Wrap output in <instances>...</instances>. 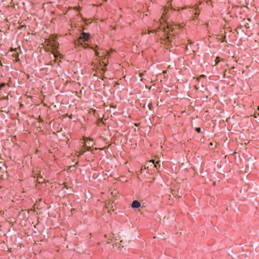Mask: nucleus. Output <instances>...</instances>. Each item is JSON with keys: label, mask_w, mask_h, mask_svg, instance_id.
Instances as JSON below:
<instances>
[{"label": "nucleus", "mask_w": 259, "mask_h": 259, "mask_svg": "<svg viewBox=\"0 0 259 259\" xmlns=\"http://www.w3.org/2000/svg\"><path fill=\"white\" fill-rule=\"evenodd\" d=\"M91 35L89 33L81 32L78 38L74 40V45L80 46L84 49H91L95 51L96 56H98L99 53L96 50L95 48L91 47L89 44L86 43L91 39Z\"/></svg>", "instance_id": "obj_1"}, {"label": "nucleus", "mask_w": 259, "mask_h": 259, "mask_svg": "<svg viewBox=\"0 0 259 259\" xmlns=\"http://www.w3.org/2000/svg\"><path fill=\"white\" fill-rule=\"evenodd\" d=\"M192 8V10L189 11L190 14L192 15V16L194 15L195 17H197L199 14V13L197 11V10H199L198 7L194 6Z\"/></svg>", "instance_id": "obj_2"}, {"label": "nucleus", "mask_w": 259, "mask_h": 259, "mask_svg": "<svg viewBox=\"0 0 259 259\" xmlns=\"http://www.w3.org/2000/svg\"><path fill=\"white\" fill-rule=\"evenodd\" d=\"M141 206V203L137 200H134L132 203V207L134 209H137Z\"/></svg>", "instance_id": "obj_3"}, {"label": "nucleus", "mask_w": 259, "mask_h": 259, "mask_svg": "<svg viewBox=\"0 0 259 259\" xmlns=\"http://www.w3.org/2000/svg\"><path fill=\"white\" fill-rule=\"evenodd\" d=\"M168 12L169 10L167 8H165L163 9L161 18L164 21H165L166 19L165 15L168 13Z\"/></svg>", "instance_id": "obj_4"}, {"label": "nucleus", "mask_w": 259, "mask_h": 259, "mask_svg": "<svg viewBox=\"0 0 259 259\" xmlns=\"http://www.w3.org/2000/svg\"><path fill=\"white\" fill-rule=\"evenodd\" d=\"M12 56L13 58H15L16 59V62H19L20 61V59L19 58V54L17 53H13V54L12 55Z\"/></svg>", "instance_id": "obj_5"}, {"label": "nucleus", "mask_w": 259, "mask_h": 259, "mask_svg": "<svg viewBox=\"0 0 259 259\" xmlns=\"http://www.w3.org/2000/svg\"><path fill=\"white\" fill-rule=\"evenodd\" d=\"M201 128H200V127H196V128H195V131H196V132H197V133H200V132H201Z\"/></svg>", "instance_id": "obj_6"}, {"label": "nucleus", "mask_w": 259, "mask_h": 259, "mask_svg": "<svg viewBox=\"0 0 259 259\" xmlns=\"http://www.w3.org/2000/svg\"><path fill=\"white\" fill-rule=\"evenodd\" d=\"M149 163H152L153 164H154V166L155 167H157V166H156L157 163L156 164H155L154 160H151L149 161Z\"/></svg>", "instance_id": "obj_7"}, {"label": "nucleus", "mask_w": 259, "mask_h": 259, "mask_svg": "<svg viewBox=\"0 0 259 259\" xmlns=\"http://www.w3.org/2000/svg\"><path fill=\"white\" fill-rule=\"evenodd\" d=\"M60 55V54L58 52H55L54 53V55L55 58L58 57Z\"/></svg>", "instance_id": "obj_8"}, {"label": "nucleus", "mask_w": 259, "mask_h": 259, "mask_svg": "<svg viewBox=\"0 0 259 259\" xmlns=\"http://www.w3.org/2000/svg\"><path fill=\"white\" fill-rule=\"evenodd\" d=\"M5 85H6V83H2L0 84V88H4V87H5Z\"/></svg>", "instance_id": "obj_9"}, {"label": "nucleus", "mask_w": 259, "mask_h": 259, "mask_svg": "<svg viewBox=\"0 0 259 259\" xmlns=\"http://www.w3.org/2000/svg\"><path fill=\"white\" fill-rule=\"evenodd\" d=\"M84 147H85V150H87V151H89V150H90V149H91V148H90V147H87V146H84Z\"/></svg>", "instance_id": "obj_10"}, {"label": "nucleus", "mask_w": 259, "mask_h": 259, "mask_svg": "<svg viewBox=\"0 0 259 259\" xmlns=\"http://www.w3.org/2000/svg\"><path fill=\"white\" fill-rule=\"evenodd\" d=\"M256 116H257V115H256V114H255V115H254V117H255V118H256Z\"/></svg>", "instance_id": "obj_11"}, {"label": "nucleus", "mask_w": 259, "mask_h": 259, "mask_svg": "<svg viewBox=\"0 0 259 259\" xmlns=\"http://www.w3.org/2000/svg\"><path fill=\"white\" fill-rule=\"evenodd\" d=\"M256 116H257V115H256V114H255V115H254V117H255V118H256Z\"/></svg>", "instance_id": "obj_12"}, {"label": "nucleus", "mask_w": 259, "mask_h": 259, "mask_svg": "<svg viewBox=\"0 0 259 259\" xmlns=\"http://www.w3.org/2000/svg\"><path fill=\"white\" fill-rule=\"evenodd\" d=\"M12 50H13V51H16V49H12Z\"/></svg>", "instance_id": "obj_13"}, {"label": "nucleus", "mask_w": 259, "mask_h": 259, "mask_svg": "<svg viewBox=\"0 0 259 259\" xmlns=\"http://www.w3.org/2000/svg\"><path fill=\"white\" fill-rule=\"evenodd\" d=\"M84 151H82V152H81V154H83L84 153Z\"/></svg>", "instance_id": "obj_14"}, {"label": "nucleus", "mask_w": 259, "mask_h": 259, "mask_svg": "<svg viewBox=\"0 0 259 259\" xmlns=\"http://www.w3.org/2000/svg\"><path fill=\"white\" fill-rule=\"evenodd\" d=\"M104 66H107V64H105Z\"/></svg>", "instance_id": "obj_15"}, {"label": "nucleus", "mask_w": 259, "mask_h": 259, "mask_svg": "<svg viewBox=\"0 0 259 259\" xmlns=\"http://www.w3.org/2000/svg\"><path fill=\"white\" fill-rule=\"evenodd\" d=\"M257 109L259 111V106L258 107Z\"/></svg>", "instance_id": "obj_16"}]
</instances>
